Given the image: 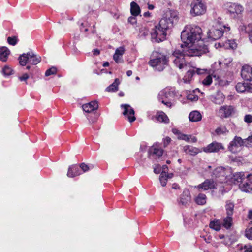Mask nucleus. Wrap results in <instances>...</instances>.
Returning <instances> with one entry per match:
<instances>
[{"instance_id": "72a5a7b5", "label": "nucleus", "mask_w": 252, "mask_h": 252, "mask_svg": "<svg viewBox=\"0 0 252 252\" xmlns=\"http://www.w3.org/2000/svg\"><path fill=\"white\" fill-rule=\"evenodd\" d=\"M120 84L119 79H115L114 82L106 88V91L108 92H116L118 90V85Z\"/></svg>"}, {"instance_id": "a878e982", "label": "nucleus", "mask_w": 252, "mask_h": 252, "mask_svg": "<svg viewBox=\"0 0 252 252\" xmlns=\"http://www.w3.org/2000/svg\"><path fill=\"white\" fill-rule=\"evenodd\" d=\"M190 193L188 190H184L180 197V203L182 205H186L188 202L190 201Z\"/></svg>"}, {"instance_id": "7c9ffc66", "label": "nucleus", "mask_w": 252, "mask_h": 252, "mask_svg": "<svg viewBox=\"0 0 252 252\" xmlns=\"http://www.w3.org/2000/svg\"><path fill=\"white\" fill-rule=\"evenodd\" d=\"M234 204L230 200H227L226 202L225 209L227 215L232 216L233 214V210Z\"/></svg>"}, {"instance_id": "c756f323", "label": "nucleus", "mask_w": 252, "mask_h": 252, "mask_svg": "<svg viewBox=\"0 0 252 252\" xmlns=\"http://www.w3.org/2000/svg\"><path fill=\"white\" fill-rule=\"evenodd\" d=\"M221 221L219 220H214L211 221L210 223L209 226L211 229L216 231H219L222 225Z\"/></svg>"}, {"instance_id": "20e7f679", "label": "nucleus", "mask_w": 252, "mask_h": 252, "mask_svg": "<svg viewBox=\"0 0 252 252\" xmlns=\"http://www.w3.org/2000/svg\"><path fill=\"white\" fill-rule=\"evenodd\" d=\"M168 58L166 55L154 51L150 56L148 64L153 67L154 70L160 72L165 69L168 65Z\"/></svg>"}, {"instance_id": "de8ad7c7", "label": "nucleus", "mask_w": 252, "mask_h": 252, "mask_svg": "<svg viewBox=\"0 0 252 252\" xmlns=\"http://www.w3.org/2000/svg\"><path fill=\"white\" fill-rule=\"evenodd\" d=\"M245 236L249 239L252 240V227L246 229Z\"/></svg>"}, {"instance_id": "49530a36", "label": "nucleus", "mask_w": 252, "mask_h": 252, "mask_svg": "<svg viewBox=\"0 0 252 252\" xmlns=\"http://www.w3.org/2000/svg\"><path fill=\"white\" fill-rule=\"evenodd\" d=\"M125 53V48L123 47H120L117 48L115 50L114 54L118 55L121 56H123Z\"/></svg>"}, {"instance_id": "ea45409f", "label": "nucleus", "mask_w": 252, "mask_h": 252, "mask_svg": "<svg viewBox=\"0 0 252 252\" xmlns=\"http://www.w3.org/2000/svg\"><path fill=\"white\" fill-rule=\"evenodd\" d=\"M149 32L145 27H141L139 30V36L141 38H145L149 35Z\"/></svg>"}, {"instance_id": "aec40b11", "label": "nucleus", "mask_w": 252, "mask_h": 252, "mask_svg": "<svg viewBox=\"0 0 252 252\" xmlns=\"http://www.w3.org/2000/svg\"><path fill=\"white\" fill-rule=\"evenodd\" d=\"M82 107L84 112L90 113L96 110L98 108V104L97 101H93L88 103L83 104Z\"/></svg>"}, {"instance_id": "6ab92c4d", "label": "nucleus", "mask_w": 252, "mask_h": 252, "mask_svg": "<svg viewBox=\"0 0 252 252\" xmlns=\"http://www.w3.org/2000/svg\"><path fill=\"white\" fill-rule=\"evenodd\" d=\"M234 112V108L232 106L225 105L219 110V113L221 117L228 118Z\"/></svg>"}, {"instance_id": "13d9d810", "label": "nucleus", "mask_w": 252, "mask_h": 252, "mask_svg": "<svg viewBox=\"0 0 252 252\" xmlns=\"http://www.w3.org/2000/svg\"><path fill=\"white\" fill-rule=\"evenodd\" d=\"M223 170V169L221 167L217 168L213 172V174L216 176H217L218 173L220 172L221 171Z\"/></svg>"}, {"instance_id": "1a4fd4ad", "label": "nucleus", "mask_w": 252, "mask_h": 252, "mask_svg": "<svg viewBox=\"0 0 252 252\" xmlns=\"http://www.w3.org/2000/svg\"><path fill=\"white\" fill-rule=\"evenodd\" d=\"M244 145H245L244 139H242L240 137L235 136L233 139L230 142L228 149L231 153H236L239 151L240 148Z\"/></svg>"}, {"instance_id": "5fc2aeb1", "label": "nucleus", "mask_w": 252, "mask_h": 252, "mask_svg": "<svg viewBox=\"0 0 252 252\" xmlns=\"http://www.w3.org/2000/svg\"><path fill=\"white\" fill-rule=\"evenodd\" d=\"M171 142V138L169 137H166L163 139L164 147H166Z\"/></svg>"}, {"instance_id": "5701e85b", "label": "nucleus", "mask_w": 252, "mask_h": 252, "mask_svg": "<svg viewBox=\"0 0 252 252\" xmlns=\"http://www.w3.org/2000/svg\"><path fill=\"white\" fill-rule=\"evenodd\" d=\"M81 174L80 168L77 165H72L68 168L67 175L68 177H74Z\"/></svg>"}, {"instance_id": "cd10ccee", "label": "nucleus", "mask_w": 252, "mask_h": 252, "mask_svg": "<svg viewBox=\"0 0 252 252\" xmlns=\"http://www.w3.org/2000/svg\"><path fill=\"white\" fill-rule=\"evenodd\" d=\"M141 10L139 6L134 1L130 3V13L132 16H137L140 13Z\"/></svg>"}, {"instance_id": "864d4df0", "label": "nucleus", "mask_w": 252, "mask_h": 252, "mask_svg": "<svg viewBox=\"0 0 252 252\" xmlns=\"http://www.w3.org/2000/svg\"><path fill=\"white\" fill-rule=\"evenodd\" d=\"M79 167L80 169L81 168L84 172L88 171L89 170L88 166L85 164L84 163H81L80 165V167Z\"/></svg>"}, {"instance_id": "9d476101", "label": "nucleus", "mask_w": 252, "mask_h": 252, "mask_svg": "<svg viewBox=\"0 0 252 252\" xmlns=\"http://www.w3.org/2000/svg\"><path fill=\"white\" fill-rule=\"evenodd\" d=\"M206 70L205 69L197 68L193 67L190 69L188 70L185 75L183 78V81L184 83H190L192 79L193 76L197 74L198 75L203 74L205 73Z\"/></svg>"}, {"instance_id": "c03bdc74", "label": "nucleus", "mask_w": 252, "mask_h": 252, "mask_svg": "<svg viewBox=\"0 0 252 252\" xmlns=\"http://www.w3.org/2000/svg\"><path fill=\"white\" fill-rule=\"evenodd\" d=\"M245 146L247 147L252 146V134L249 136L247 138L244 139Z\"/></svg>"}, {"instance_id": "9b49d317", "label": "nucleus", "mask_w": 252, "mask_h": 252, "mask_svg": "<svg viewBox=\"0 0 252 252\" xmlns=\"http://www.w3.org/2000/svg\"><path fill=\"white\" fill-rule=\"evenodd\" d=\"M121 107L124 109L123 115L127 118L129 122H134L136 118L134 115L133 109L128 104H122Z\"/></svg>"}, {"instance_id": "a18cd8bd", "label": "nucleus", "mask_w": 252, "mask_h": 252, "mask_svg": "<svg viewBox=\"0 0 252 252\" xmlns=\"http://www.w3.org/2000/svg\"><path fill=\"white\" fill-rule=\"evenodd\" d=\"M212 82V78L210 75H208L202 81L204 85H210Z\"/></svg>"}, {"instance_id": "bb28decb", "label": "nucleus", "mask_w": 252, "mask_h": 252, "mask_svg": "<svg viewBox=\"0 0 252 252\" xmlns=\"http://www.w3.org/2000/svg\"><path fill=\"white\" fill-rule=\"evenodd\" d=\"M190 121L198 122L201 120L202 115L198 111H193L190 113L189 116Z\"/></svg>"}, {"instance_id": "a19ab883", "label": "nucleus", "mask_w": 252, "mask_h": 252, "mask_svg": "<svg viewBox=\"0 0 252 252\" xmlns=\"http://www.w3.org/2000/svg\"><path fill=\"white\" fill-rule=\"evenodd\" d=\"M228 132V130L225 126L219 127L215 130V133L217 135L225 134Z\"/></svg>"}, {"instance_id": "69168bd1", "label": "nucleus", "mask_w": 252, "mask_h": 252, "mask_svg": "<svg viewBox=\"0 0 252 252\" xmlns=\"http://www.w3.org/2000/svg\"><path fill=\"white\" fill-rule=\"evenodd\" d=\"M228 240H229V238L227 237H226L225 238H224V241L223 242V243L225 245H228L229 244V242L228 241Z\"/></svg>"}, {"instance_id": "f03ea898", "label": "nucleus", "mask_w": 252, "mask_h": 252, "mask_svg": "<svg viewBox=\"0 0 252 252\" xmlns=\"http://www.w3.org/2000/svg\"><path fill=\"white\" fill-rule=\"evenodd\" d=\"M206 52V48H197L195 45L190 46L181 45V49H175L170 56L174 65L180 69L187 67L189 64L186 56H199Z\"/></svg>"}, {"instance_id": "e2e57ef3", "label": "nucleus", "mask_w": 252, "mask_h": 252, "mask_svg": "<svg viewBox=\"0 0 252 252\" xmlns=\"http://www.w3.org/2000/svg\"><path fill=\"white\" fill-rule=\"evenodd\" d=\"M147 8L149 10H152L154 9L155 6L153 4L148 3Z\"/></svg>"}, {"instance_id": "393cba45", "label": "nucleus", "mask_w": 252, "mask_h": 252, "mask_svg": "<svg viewBox=\"0 0 252 252\" xmlns=\"http://www.w3.org/2000/svg\"><path fill=\"white\" fill-rule=\"evenodd\" d=\"M156 119L159 122H162L165 124L169 123V119L168 116L163 111H159L157 113Z\"/></svg>"}, {"instance_id": "3c124183", "label": "nucleus", "mask_w": 252, "mask_h": 252, "mask_svg": "<svg viewBox=\"0 0 252 252\" xmlns=\"http://www.w3.org/2000/svg\"><path fill=\"white\" fill-rule=\"evenodd\" d=\"M244 252H252V245H245L243 247Z\"/></svg>"}, {"instance_id": "b1692460", "label": "nucleus", "mask_w": 252, "mask_h": 252, "mask_svg": "<svg viewBox=\"0 0 252 252\" xmlns=\"http://www.w3.org/2000/svg\"><path fill=\"white\" fill-rule=\"evenodd\" d=\"M29 63L36 65L41 61V57L34 54L32 52H28Z\"/></svg>"}, {"instance_id": "4c0bfd02", "label": "nucleus", "mask_w": 252, "mask_h": 252, "mask_svg": "<svg viewBox=\"0 0 252 252\" xmlns=\"http://www.w3.org/2000/svg\"><path fill=\"white\" fill-rule=\"evenodd\" d=\"M224 99V95L222 93H220L215 97L213 102L216 104H220L223 102Z\"/></svg>"}, {"instance_id": "4d7b16f0", "label": "nucleus", "mask_w": 252, "mask_h": 252, "mask_svg": "<svg viewBox=\"0 0 252 252\" xmlns=\"http://www.w3.org/2000/svg\"><path fill=\"white\" fill-rule=\"evenodd\" d=\"M29 77V76L27 73H25L22 76H20L19 79L20 81H23L27 80Z\"/></svg>"}, {"instance_id": "338daca9", "label": "nucleus", "mask_w": 252, "mask_h": 252, "mask_svg": "<svg viewBox=\"0 0 252 252\" xmlns=\"http://www.w3.org/2000/svg\"><path fill=\"white\" fill-rule=\"evenodd\" d=\"M249 39H250V42L252 43V30L251 31V32L249 33Z\"/></svg>"}, {"instance_id": "f704fd0d", "label": "nucleus", "mask_w": 252, "mask_h": 252, "mask_svg": "<svg viewBox=\"0 0 252 252\" xmlns=\"http://www.w3.org/2000/svg\"><path fill=\"white\" fill-rule=\"evenodd\" d=\"M195 202L198 205H204L206 202V196L203 193H199L195 199Z\"/></svg>"}, {"instance_id": "ddd939ff", "label": "nucleus", "mask_w": 252, "mask_h": 252, "mask_svg": "<svg viewBox=\"0 0 252 252\" xmlns=\"http://www.w3.org/2000/svg\"><path fill=\"white\" fill-rule=\"evenodd\" d=\"M240 189L244 192H252V174H247V177L242 184L240 185Z\"/></svg>"}, {"instance_id": "8fccbe9b", "label": "nucleus", "mask_w": 252, "mask_h": 252, "mask_svg": "<svg viewBox=\"0 0 252 252\" xmlns=\"http://www.w3.org/2000/svg\"><path fill=\"white\" fill-rule=\"evenodd\" d=\"M187 99L191 101H195L198 100V97L195 94H188Z\"/></svg>"}, {"instance_id": "a211bd4d", "label": "nucleus", "mask_w": 252, "mask_h": 252, "mask_svg": "<svg viewBox=\"0 0 252 252\" xmlns=\"http://www.w3.org/2000/svg\"><path fill=\"white\" fill-rule=\"evenodd\" d=\"M241 76L245 80L251 81L252 80V67L248 65H244L241 69Z\"/></svg>"}, {"instance_id": "37998d69", "label": "nucleus", "mask_w": 252, "mask_h": 252, "mask_svg": "<svg viewBox=\"0 0 252 252\" xmlns=\"http://www.w3.org/2000/svg\"><path fill=\"white\" fill-rule=\"evenodd\" d=\"M57 73V68L55 67H52L46 70L45 72V76H49L51 75H54Z\"/></svg>"}, {"instance_id": "c85d7f7f", "label": "nucleus", "mask_w": 252, "mask_h": 252, "mask_svg": "<svg viewBox=\"0 0 252 252\" xmlns=\"http://www.w3.org/2000/svg\"><path fill=\"white\" fill-rule=\"evenodd\" d=\"M184 151L187 154L195 156L199 152L198 149L191 146L186 145L184 147Z\"/></svg>"}, {"instance_id": "4be33fe9", "label": "nucleus", "mask_w": 252, "mask_h": 252, "mask_svg": "<svg viewBox=\"0 0 252 252\" xmlns=\"http://www.w3.org/2000/svg\"><path fill=\"white\" fill-rule=\"evenodd\" d=\"M10 54V50L6 46L0 47V60L5 62Z\"/></svg>"}, {"instance_id": "79ce46f5", "label": "nucleus", "mask_w": 252, "mask_h": 252, "mask_svg": "<svg viewBox=\"0 0 252 252\" xmlns=\"http://www.w3.org/2000/svg\"><path fill=\"white\" fill-rule=\"evenodd\" d=\"M18 42L17 38L16 36L8 37L7 38V42L9 44L12 46L15 45Z\"/></svg>"}, {"instance_id": "f3484780", "label": "nucleus", "mask_w": 252, "mask_h": 252, "mask_svg": "<svg viewBox=\"0 0 252 252\" xmlns=\"http://www.w3.org/2000/svg\"><path fill=\"white\" fill-rule=\"evenodd\" d=\"M236 90L239 93H252V84L250 83H238L236 85Z\"/></svg>"}, {"instance_id": "473e14b6", "label": "nucleus", "mask_w": 252, "mask_h": 252, "mask_svg": "<svg viewBox=\"0 0 252 252\" xmlns=\"http://www.w3.org/2000/svg\"><path fill=\"white\" fill-rule=\"evenodd\" d=\"M19 64L22 66L26 65L27 63H29V55L28 53H24L20 55L18 58Z\"/></svg>"}, {"instance_id": "2f4dec72", "label": "nucleus", "mask_w": 252, "mask_h": 252, "mask_svg": "<svg viewBox=\"0 0 252 252\" xmlns=\"http://www.w3.org/2000/svg\"><path fill=\"white\" fill-rule=\"evenodd\" d=\"M232 216L227 215L226 217L224 218L222 223V225L226 229H229L231 227L232 224Z\"/></svg>"}, {"instance_id": "4468645a", "label": "nucleus", "mask_w": 252, "mask_h": 252, "mask_svg": "<svg viewBox=\"0 0 252 252\" xmlns=\"http://www.w3.org/2000/svg\"><path fill=\"white\" fill-rule=\"evenodd\" d=\"M163 152L162 148L153 146L149 149L148 156L150 158L157 159L162 156Z\"/></svg>"}, {"instance_id": "052dcab7", "label": "nucleus", "mask_w": 252, "mask_h": 252, "mask_svg": "<svg viewBox=\"0 0 252 252\" xmlns=\"http://www.w3.org/2000/svg\"><path fill=\"white\" fill-rule=\"evenodd\" d=\"M72 51L73 54H77L79 52V51H78L77 48L75 47V46H73V47L72 49Z\"/></svg>"}, {"instance_id": "bf43d9fd", "label": "nucleus", "mask_w": 252, "mask_h": 252, "mask_svg": "<svg viewBox=\"0 0 252 252\" xmlns=\"http://www.w3.org/2000/svg\"><path fill=\"white\" fill-rule=\"evenodd\" d=\"M88 26H89V24H87V23H85H85H82L81 24L80 27V30L81 31H82L83 29L84 28H85V27H87Z\"/></svg>"}, {"instance_id": "6e6d98bb", "label": "nucleus", "mask_w": 252, "mask_h": 252, "mask_svg": "<svg viewBox=\"0 0 252 252\" xmlns=\"http://www.w3.org/2000/svg\"><path fill=\"white\" fill-rule=\"evenodd\" d=\"M136 16H131L128 19V21L131 24H134L136 23Z\"/></svg>"}, {"instance_id": "774afa93", "label": "nucleus", "mask_w": 252, "mask_h": 252, "mask_svg": "<svg viewBox=\"0 0 252 252\" xmlns=\"http://www.w3.org/2000/svg\"><path fill=\"white\" fill-rule=\"evenodd\" d=\"M248 217L249 219H252V210H250L249 212Z\"/></svg>"}, {"instance_id": "f8f14e48", "label": "nucleus", "mask_w": 252, "mask_h": 252, "mask_svg": "<svg viewBox=\"0 0 252 252\" xmlns=\"http://www.w3.org/2000/svg\"><path fill=\"white\" fill-rule=\"evenodd\" d=\"M220 150H224V147L222 143L216 141L213 142L203 148V151L206 153L218 152Z\"/></svg>"}, {"instance_id": "c9c22d12", "label": "nucleus", "mask_w": 252, "mask_h": 252, "mask_svg": "<svg viewBox=\"0 0 252 252\" xmlns=\"http://www.w3.org/2000/svg\"><path fill=\"white\" fill-rule=\"evenodd\" d=\"M239 30L242 33H247L249 34L252 30V25L249 24L247 26L244 25H240L239 27Z\"/></svg>"}, {"instance_id": "58836bf2", "label": "nucleus", "mask_w": 252, "mask_h": 252, "mask_svg": "<svg viewBox=\"0 0 252 252\" xmlns=\"http://www.w3.org/2000/svg\"><path fill=\"white\" fill-rule=\"evenodd\" d=\"M13 70L8 65L3 67L2 70L3 74L5 76H8L13 74Z\"/></svg>"}, {"instance_id": "412c9836", "label": "nucleus", "mask_w": 252, "mask_h": 252, "mask_svg": "<svg viewBox=\"0 0 252 252\" xmlns=\"http://www.w3.org/2000/svg\"><path fill=\"white\" fill-rule=\"evenodd\" d=\"M247 174L248 173L245 174L242 172L235 173L232 178L234 184L238 185L240 187V185L242 184L247 178Z\"/></svg>"}, {"instance_id": "0eeeda50", "label": "nucleus", "mask_w": 252, "mask_h": 252, "mask_svg": "<svg viewBox=\"0 0 252 252\" xmlns=\"http://www.w3.org/2000/svg\"><path fill=\"white\" fill-rule=\"evenodd\" d=\"M206 11V6L202 0H194L191 3L190 13L193 16L204 14Z\"/></svg>"}, {"instance_id": "680f3d73", "label": "nucleus", "mask_w": 252, "mask_h": 252, "mask_svg": "<svg viewBox=\"0 0 252 252\" xmlns=\"http://www.w3.org/2000/svg\"><path fill=\"white\" fill-rule=\"evenodd\" d=\"M93 52V54L95 56L98 55L100 54V51L97 49H94Z\"/></svg>"}, {"instance_id": "dca6fc26", "label": "nucleus", "mask_w": 252, "mask_h": 252, "mask_svg": "<svg viewBox=\"0 0 252 252\" xmlns=\"http://www.w3.org/2000/svg\"><path fill=\"white\" fill-rule=\"evenodd\" d=\"M216 184L213 180H206L203 183L198 185L196 188L199 191L207 190L215 188Z\"/></svg>"}, {"instance_id": "e433bc0d", "label": "nucleus", "mask_w": 252, "mask_h": 252, "mask_svg": "<svg viewBox=\"0 0 252 252\" xmlns=\"http://www.w3.org/2000/svg\"><path fill=\"white\" fill-rule=\"evenodd\" d=\"M168 176V175L167 176L166 173L165 172H162L160 174L159 176V181L162 186L164 187L166 186Z\"/></svg>"}, {"instance_id": "423d86ee", "label": "nucleus", "mask_w": 252, "mask_h": 252, "mask_svg": "<svg viewBox=\"0 0 252 252\" xmlns=\"http://www.w3.org/2000/svg\"><path fill=\"white\" fill-rule=\"evenodd\" d=\"M230 30V28L228 26L216 24L208 30V37L212 40H218L222 36L225 32H227Z\"/></svg>"}, {"instance_id": "f257e3e1", "label": "nucleus", "mask_w": 252, "mask_h": 252, "mask_svg": "<svg viewBox=\"0 0 252 252\" xmlns=\"http://www.w3.org/2000/svg\"><path fill=\"white\" fill-rule=\"evenodd\" d=\"M178 20V13L175 11L167 12L155 26L151 32L152 42H159L166 39L167 31L173 27Z\"/></svg>"}, {"instance_id": "603ef678", "label": "nucleus", "mask_w": 252, "mask_h": 252, "mask_svg": "<svg viewBox=\"0 0 252 252\" xmlns=\"http://www.w3.org/2000/svg\"><path fill=\"white\" fill-rule=\"evenodd\" d=\"M244 120L247 123H250L252 122V116L250 114L246 115L244 117Z\"/></svg>"}, {"instance_id": "2eb2a0df", "label": "nucleus", "mask_w": 252, "mask_h": 252, "mask_svg": "<svg viewBox=\"0 0 252 252\" xmlns=\"http://www.w3.org/2000/svg\"><path fill=\"white\" fill-rule=\"evenodd\" d=\"M172 132L177 135V138L179 140H184L188 142L194 143L197 141V139L194 136L191 135H187L182 133L177 129L173 128L172 130Z\"/></svg>"}, {"instance_id": "09e8293b", "label": "nucleus", "mask_w": 252, "mask_h": 252, "mask_svg": "<svg viewBox=\"0 0 252 252\" xmlns=\"http://www.w3.org/2000/svg\"><path fill=\"white\" fill-rule=\"evenodd\" d=\"M113 59L117 63H122L123 62L122 56H119L118 55H117L116 54H114Z\"/></svg>"}, {"instance_id": "39448f33", "label": "nucleus", "mask_w": 252, "mask_h": 252, "mask_svg": "<svg viewBox=\"0 0 252 252\" xmlns=\"http://www.w3.org/2000/svg\"><path fill=\"white\" fill-rule=\"evenodd\" d=\"M175 97L174 90L169 88H165L158 93V99L167 107L171 108L174 105L173 101Z\"/></svg>"}, {"instance_id": "7ed1b4c3", "label": "nucleus", "mask_w": 252, "mask_h": 252, "mask_svg": "<svg viewBox=\"0 0 252 252\" xmlns=\"http://www.w3.org/2000/svg\"><path fill=\"white\" fill-rule=\"evenodd\" d=\"M202 31L201 29L195 25H187L181 33V38L182 41L187 45L185 46H190L195 45L197 48L202 47L206 48V51L207 50V47L203 45L197 46L195 44L196 42L199 41L201 39V34Z\"/></svg>"}, {"instance_id": "0e129e2a", "label": "nucleus", "mask_w": 252, "mask_h": 252, "mask_svg": "<svg viewBox=\"0 0 252 252\" xmlns=\"http://www.w3.org/2000/svg\"><path fill=\"white\" fill-rule=\"evenodd\" d=\"M151 15V13L149 11L146 12L143 14V16L145 17H150Z\"/></svg>"}, {"instance_id": "6e6552de", "label": "nucleus", "mask_w": 252, "mask_h": 252, "mask_svg": "<svg viewBox=\"0 0 252 252\" xmlns=\"http://www.w3.org/2000/svg\"><path fill=\"white\" fill-rule=\"evenodd\" d=\"M225 8L227 10L230 16L234 18L240 17L244 10L243 7L241 5L231 2L226 3Z\"/></svg>"}]
</instances>
